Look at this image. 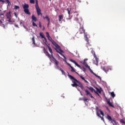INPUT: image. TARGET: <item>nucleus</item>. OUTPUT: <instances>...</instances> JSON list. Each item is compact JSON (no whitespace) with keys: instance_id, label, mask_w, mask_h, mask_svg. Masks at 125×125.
Returning <instances> with one entry per match:
<instances>
[{"instance_id":"nucleus-1","label":"nucleus","mask_w":125,"mask_h":125,"mask_svg":"<svg viewBox=\"0 0 125 125\" xmlns=\"http://www.w3.org/2000/svg\"><path fill=\"white\" fill-rule=\"evenodd\" d=\"M61 55H62V56L63 57V58L64 59H63V60L64 61V62H65V63L68 65L69 66V67L71 68V72H75V73H76L78 76L79 77H80V78H81V79H82V80H83V81H84L85 82H86L87 83H88V82H87V81H86L85 80V79H84V77H83V76L80 75V74H79V73L77 72L75 70V68H74V67H73V66H71V64L69 63H68V62H67V61H66V57H65V56L64 55H63V54L62 53H60Z\"/></svg>"},{"instance_id":"nucleus-2","label":"nucleus","mask_w":125,"mask_h":125,"mask_svg":"<svg viewBox=\"0 0 125 125\" xmlns=\"http://www.w3.org/2000/svg\"><path fill=\"white\" fill-rule=\"evenodd\" d=\"M51 42H52V44H53V45H54L55 47H56V48L57 49H56L57 52H58L60 54V53H62L64 52V51H63V50L61 49V47H60V46L58 45V44H57V43L55 41H54L53 40H51Z\"/></svg>"},{"instance_id":"nucleus-3","label":"nucleus","mask_w":125,"mask_h":125,"mask_svg":"<svg viewBox=\"0 0 125 125\" xmlns=\"http://www.w3.org/2000/svg\"><path fill=\"white\" fill-rule=\"evenodd\" d=\"M67 76H68V77H69V78L70 79V80H73V81H75V82H76V83H77L79 84L77 86H79V87H81V88H82V89H83V83H81V82L79 81L75 77H74L72 75H70V74H69V73H68Z\"/></svg>"},{"instance_id":"nucleus-4","label":"nucleus","mask_w":125,"mask_h":125,"mask_svg":"<svg viewBox=\"0 0 125 125\" xmlns=\"http://www.w3.org/2000/svg\"><path fill=\"white\" fill-rule=\"evenodd\" d=\"M23 8L24 9V12L26 14H28V15L31 14V13L29 11V5L28 4H24L23 5Z\"/></svg>"},{"instance_id":"nucleus-5","label":"nucleus","mask_w":125,"mask_h":125,"mask_svg":"<svg viewBox=\"0 0 125 125\" xmlns=\"http://www.w3.org/2000/svg\"><path fill=\"white\" fill-rule=\"evenodd\" d=\"M35 7L37 10V13L38 16H40V15L42 16V10H41V9L40 8V7H39V5L38 4V0H36V5H35Z\"/></svg>"},{"instance_id":"nucleus-6","label":"nucleus","mask_w":125,"mask_h":125,"mask_svg":"<svg viewBox=\"0 0 125 125\" xmlns=\"http://www.w3.org/2000/svg\"><path fill=\"white\" fill-rule=\"evenodd\" d=\"M32 26H33V27H38V25L35 23V22H37V21H38V19H37V17H36L34 15L32 16Z\"/></svg>"},{"instance_id":"nucleus-7","label":"nucleus","mask_w":125,"mask_h":125,"mask_svg":"<svg viewBox=\"0 0 125 125\" xmlns=\"http://www.w3.org/2000/svg\"><path fill=\"white\" fill-rule=\"evenodd\" d=\"M106 119L109 121L110 122H111V123L114 125H117V122H116V121L115 120L112 119V117L110 116L109 115H107L106 116Z\"/></svg>"},{"instance_id":"nucleus-8","label":"nucleus","mask_w":125,"mask_h":125,"mask_svg":"<svg viewBox=\"0 0 125 125\" xmlns=\"http://www.w3.org/2000/svg\"><path fill=\"white\" fill-rule=\"evenodd\" d=\"M102 70H103L105 73H107L109 72V71H111L112 70V68L110 66H106L105 67L104 66L101 67Z\"/></svg>"},{"instance_id":"nucleus-9","label":"nucleus","mask_w":125,"mask_h":125,"mask_svg":"<svg viewBox=\"0 0 125 125\" xmlns=\"http://www.w3.org/2000/svg\"><path fill=\"white\" fill-rule=\"evenodd\" d=\"M79 32L80 34H86V33L85 32V30L84 29V28H83V26H81L79 29Z\"/></svg>"},{"instance_id":"nucleus-10","label":"nucleus","mask_w":125,"mask_h":125,"mask_svg":"<svg viewBox=\"0 0 125 125\" xmlns=\"http://www.w3.org/2000/svg\"><path fill=\"white\" fill-rule=\"evenodd\" d=\"M6 17H7V19H9V20L8 21V22H11V14L10 11L6 13Z\"/></svg>"},{"instance_id":"nucleus-11","label":"nucleus","mask_w":125,"mask_h":125,"mask_svg":"<svg viewBox=\"0 0 125 125\" xmlns=\"http://www.w3.org/2000/svg\"><path fill=\"white\" fill-rule=\"evenodd\" d=\"M100 113H101V115H102V117H101L100 116V114H99V113H98V112H97V115L98 117H99L100 118H101V119H102V120H104V118H103V117H104V113H103V111H102V110H99Z\"/></svg>"},{"instance_id":"nucleus-12","label":"nucleus","mask_w":125,"mask_h":125,"mask_svg":"<svg viewBox=\"0 0 125 125\" xmlns=\"http://www.w3.org/2000/svg\"><path fill=\"white\" fill-rule=\"evenodd\" d=\"M93 56L96 60V62H94V64H95V65H96L97 66H98V62H99V59L97 58V56H96V55L95 54V53H94Z\"/></svg>"},{"instance_id":"nucleus-13","label":"nucleus","mask_w":125,"mask_h":125,"mask_svg":"<svg viewBox=\"0 0 125 125\" xmlns=\"http://www.w3.org/2000/svg\"><path fill=\"white\" fill-rule=\"evenodd\" d=\"M69 61H70V62H72V63H74V64H75V65H76V66L78 67V68H80V69L82 68V66H81V65H80V64H78V63L76 62H75V61H74L72 59H70Z\"/></svg>"},{"instance_id":"nucleus-14","label":"nucleus","mask_w":125,"mask_h":125,"mask_svg":"<svg viewBox=\"0 0 125 125\" xmlns=\"http://www.w3.org/2000/svg\"><path fill=\"white\" fill-rule=\"evenodd\" d=\"M87 88H88V89H89V90H90L92 92H95V93H96V94H97V95H98V96H99V94L98 93H97V92H96V90H95L94 89V88H93V87H87Z\"/></svg>"},{"instance_id":"nucleus-15","label":"nucleus","mask_w":125,"mask_h":125,"mask_svg":"<svg viewBox=\"0 0 125 125\" xmlns=\"http://www.w3.org/2000/svg\"><path fill=\"white\" fill-rule=\"evenodd\" d=\"M52 58H53V61L55 63L56 65H58V64H59V62H58L57 60L53 56V55H52Z\"/></svg>"},{"instance_id":"nucleus-16","label":"nucleus","mask_w":125,"mask_h":125,"mask_svg":"<svg viewBox=\"0 0 125 125\" xmlns=\"http://www.w3.org/2000/svg\"><path fill=\"white\" fill-rule=\"evenodd\" d=\"M52 58H53V61L55 63L56 65H58V64H59V62H58L57 60L53 56V55H52Z\"/></svg>"},{"instance_id":"nucleus-17","label":"nucleus","mask_w":125,"mask_h":125,"mask_svg":"<svg viewBox=\"0 0 125 125\" xmlns=\"http://www.w3.org/2000/svg\"><path fill=\"white\" fill-rule=\"evenodd\" d=\"M73 79L71 80L72 83H73V84H71L72 86H73V87L78 86V85H79V84H78V83H77V82H76L75 81H72Z\"/></svg>"},{"instance_id":"nucleus-18","label":"nucleus","mask_w":125,"mask_h":125,"mask_svg":"<svg viewBox=\"0 0 125 125\" xmlns=\"http://www.w3.org/2000/svg\"><path fill=\"white\" fill-rule=\"evenodd\" d=\"M87 59H84L83 62H81V63H83V65H84L85 67H86V68H87V67H88L89 65H88V64H87V63H86V62H85V61H87Z\"/></svg>"},{"instance_id":"nucleus-19","label":"nucleus","mask_w":125,"mask_h":125,"mask_svg":"<svg viewBox=\"0 0 125 125\" xmlns=\"http://www.w3.org/2000/svg\"><path fill=\"white\" fill-rule=\"evenodd\" d=\"M84 37L85 39V41L86 42H87V43L88 44H89V40H88V38L87 37V33H84Z\"/></svg>"},{"instance_id":"nucleus-20","label":"nucleus","mask_w":125,"mask_h":125,"mask_svg":"<svg viewBox=\"0 0 125 125\" xmlns=\"http://www.w3.org/2000/svg\"><path fill=\"white\" fill-rule=\"evenodd\" d=\"M46 45L47 47L48 48V50H49V52H50V53H51V57H52V55H53V54H52V53H53L52 49H51V48H50V47L47 44H46Z\"/></svg>"},{"instance_id":"nucleus-21","label":"nucleus","mask_w":125,"mask_h":125,"mask_svg":"<svg viewBox=\"0 0 125 125\" xmlns=\"http://www.w3.org/2000/svg\"><path fill=\"white\" fill-rule=\"evenodd\" d=\"M40 37H41L42 39H44V41H45L46 42V38L45 37H44V35H43V33L41 32L40 33Z\"/></svg>"},{"instance_id":"nucleus-22","label":"nucleus","mask_w":125,"mask_h":125,"mask_svg":"<svg viewBox=\"0 0 125 125\" xmlns=\"http://www.w3.org/2000/svg\"><path fill=\"white\" fill-rule=\"evenodd\" d=\"M107 104L110 106V107H112V108H115V106L113 104L110 102V101H107Z\"/></svg>"},{"instance_id":"nucleus-23","label":"nucleus","mask_w":125,"mask_h":125,"mask_svg":"<svg viewBox=\"0 0 125 125\" xmlns=\"http://www.w3.org/2000/svg\"><path fill=\"white\" fill-rule=\"evenodd\" d=\"M59 22H61V21L62 20V19H63V17L62 15H60L59 16Z\"/></svg>"},{"instance_id":"nucleus-24","label":"nucleus","mask_w":125,"mask_h":125,"mask_svg":"<svg viewBox=\"0 0 125 125\" xmlns=\"http://www.w3.org/2000/svg\"><path fill=\"white\" fill-rule=\"evenodd\" d=\"M84 91L86 93V95H89L91 94L90 93V92H89L87 89H85Z\"/></svg>"},{"instance_id":"nucleus-25","label":"nucleus","mask_w":125,"mask_h":125,"mask_svg":"<svg viewBox=\"0 0 125 125\" xmlns=\"http://www.w3.org/2000/svg\"><path fill=\"white\" fill-rule=\"evenodd\" d=\"M46 55L48 56V58H49L50 59H51V56H50V55L49 54L48 52H47V51H46Z\"/></svg>"},{"instance_id":"nucleus-26","label":"nucleus","mask_w":125,"mask_h":125,"mask_svg":"<svg viewBox=\"0 0 125 125\" xmlns=\"http://www.w3.org/2000/svg\"><path fill=\"white\" fill-rule=\"evenodd\" d=\"M59 70H60V71H61V72L62 73V75H66V73H65V71H64V70H63V69L60 68L59 69Z\"/></svg>"},{"instance_id":"nucleus-27","label":"nucleus","mask_w":125,"mask_h":125,"mask_svg":"<svg viewBox=\"0 0 125 125\" xmlns=\"http://www.w3.org/2000/svg\"><path fill=\"white\" fill-rule=\"evenodd\" d=\"M96 89L97 91H96V92H97V93H101V90L99 89V88L96 87Z\"/></svg>"},{"instance_id":"nucleus-28","label":"nucleus","mask_w":125,"mask_h":125,"mask_svg":"<svg viewBox=\"0 0 125 125\" xmlns=\"http://www.w3.org/2000/svg\"><path fill=\"white\" fill-rule=\"evenodd\" d=\"M110 95L111 96H112V97H113L114 98V97H115L116 96V95L115 94V93H114V92H112L110 93Z\"/></svg>"},{"instance_id":"nucleus-29","label":"nucleus","mask_w":125,"mask_h":125,"mask_svg":"<svg viewBox=\"0 0 125 125\" xmlns=\"http://www.w3.org/2000/svg\"><path fill=\"white\" fill-rule=\"evenodd\" d=\"M6 2H7V3H8V6H9V5H11V3L10 2V1L9 0H6Z\"/></svg>"},{"instance_id":"nucleus-30","label":"nucleus","mask_w":125,"mask_h":125,"mask_svg":"<svg viewBox=\"0 0 125 125\" xmlns=\"http://www.w3.org/2000/svg\"><path fill=\"white\" fill-rule=\"evenodd\" d=\"M46 35L47 39H49L50 37V36H49V33L48 32H46Z\"/></svg>"},{"instance_id":"nucleus-31","label":"nucleus","mask_w":125,"mask_h":125,"mask_svg":"<svg viewBox=\"0 0 125 125\" xmlns=\"http://www.w3.org/2000/svg\"><path fill=\"white\" fill-rule=\"evenodd\" d=\"M32 41L33 42V44H35V37H33L32 39Z\"/></svg>"},{"instance_id":"nucleus-32","label":"nucleus","mask_w":125,"mask_h":125,"mask_svg":"<svg viewBox=\"0 0 125 125\" xmlns=\"http://www.w3.org/2000/svg\"><path fill=\"white\" fill-rule=\"evenodd\" d=\"M94 76H95V77H97V78H98V79H99V80H100V81H101L102 79H101V77H100V76L96 75V74H95V75H94Z\"/></svg>"},{"instance_id":"nucleus-33","label":"nucleus","mask_w":125,"mask_h":125,"mask_svg":"<svg viewBox=\"0 0 125 125\" xmlns=\"http://www.w3.org/2000/svg\"><path fill=\"white\" fill-rule=\"evenodd\" d=\"M83 101H84V102H85V101H87V102H88V101H89V100L87 98H83Z\"/></svg>"},{"instance_id":"nucleus-34","label":"nucleus","mask_w":125,"mask_h":125,"mask_svg":"<svg viewBox=\"0 0 125 125\" xmlns=\"http://www.w3.org/2000/svg\"><path fill=\"white\" fill-rule=\"evenodd\" d=\"M120 122L122 123V124H124V125H125V120H124V119H121L120 120Z\"/></svg>"},{"instance_id":"nucleus-35","label":"nucleus","mask_w":125,"mask_h":125,"mask_svg":"<svg viewBox=\"0 0 125 125\" xmlns=\"http://www.w3.org/2000/svg\"><path fill=\"white\" fill-rule=\"evenodd\" d=\"M45 18H46V19H47L48 22L50 21V19H49V18L48 17V16H46V17H45Z\"/></svg>"},{"instance_id":"nucleus-36","label":"nucleus","mask_w":125,"mask_h":125,"mask_svg":"<svg viewBox=\"0 0 125 125\" xmlns=\"http://www.w3.org/2000/svg\"><path fill=\"white\" fill-rule=\"evenodd\" d=\"M20 8V7H19V6H17V5L15 6V9H19Z\"/></svg>"},{"instance_id":"nucleus-37","label":"nucleus","mask_w":125,"mask_h":125,"mask_svg":"<svg viewBox=\"0 0 125 125\" xmlns=\"http://www.w3.org/2000/svg\"><path fill=\"white\" fill-rule=\"evenodd\" d=\"M30 3H35V0H30Z\"/></svg>"},{"instance_id":"nucleus-38","label":"nucleus","mask_w":125,"mask_h":125,"mask_svg":"<svg viewBox=\"0 0 125 125\" xmlns=\"http://www.w3.org/2000/svg\"><path fill=\"white\" fill-rule=\"evenodd\" d=\"M67 11H68V14L69 15H70V12L71 11V9L67 8Z\"/></svg>"},{"instance_id":"nucleus-39","label":"nucleus","mask_w":125,"mask_h":125,"mask_svg":"<svg viewBox=\"0 0 125 125\" xmlns=\"http://www.w3.org/2000/svg\"><path fill=\"white\" fill-rule=\"evenodd\" d=\"M86 68H87V69H89L90 72L92 70H91V68H90V67L89 66H88V67H86Z\"/></svg>"},{"instance_id":"nucleus-40","label":"nucleus","mask_w":125,"mask_h":125,"mask_svg":"<svg viewBox=\"0 0 125 125\" xmlns=\"http://www.w3.org/2000/svg\"><path fill=\"white\" fill-rule=\"evenodd\" d=\"M48 40H49L50 41V42H51V40H53L52 38H51V37H49V38H48Z\"/></svg>"},{"instance_id":"nucleus-41","label":"nucleus","mask_w":125,"mask_h":125,"mask_svg":"<svg viewBox=\"0 0 125 125\" xmlns=\"http://www.w3.org/2000/svg\"><path fill=\"white\" fill-rule=\"evenodd\" d=\"M86 71V69H85V68L83 67V71L85 72V71Z\"/></svg>"},{"instance_id":"nucleus-42","label":"nucleus","mask_w":125,"mask_h":125,"mask_svg":"<svg viewBox=\"0 0 125 125\" xmlns=\"http://www.w3.org/2000/svg\"><path fill=\"white\" fill-rule=\"evenodd\" d=\"M39 27L40 28H42V23H41V22H39Z\"/></svg>"},{"instance_id":"nucleus-43","label":"nucleus","mask_w":125,"mask_h":125,"mask_svg":"<svg viewBox=\"0 0 125 125\" xmlns=\"http://www.w3.org/2000/svg\"><path fill=\"white\" fill-rule=\"evenodd\" d=\"M92 74H93V75H95V73H94V72L92 71V70H91L90 71Z\"/></svg>"},{"instance_id":"nucleus-44","label":"nucleus","mask_w":125,"mask_h":125,"mask_svg":"<svg viewBox=\"0 0 125 125\" xmlns=\"http://www.w3.org/2000/svg\"><path fill=\"white\" fill-rule=\"evenodd\" d=\"M89 96H90V97H91V98H94V97H93V96H92V95H91V94H90V95H89Z\"/></svg>"},{"instance_id":"nucleus-45","label":"nucleus","mask_w":125,"mask_h":125,"mask_svg":"<svg viewBox=\"0 0 125 125\" xmlns=\"http://www.w3.org/2000/svg\"><path fill=\"white\" fill-rule=\"evenodd\" d=\"M52 104H53V103H52V102H50L49 103V106H51L52 105Z\"/></svg>"},{"instance_id":"nucleus-46","label":"nucleus","mask_w":125,"mask_h":125,"mask_svg":"<svg viewBox=\"0 0 125 125\" xmlns=\"http://www.w3.org/2000/svg\"><path fill=\"white\" fill-rule=\"evenodd\" d=\"M0 16H1V17H2V18H3V14H1L0 15Z\"/></svg>"},{"instance_id":"nucleus-47","label":"nucleus","mask_w":125,"mask_h":125,"mask_svg":"<svg viewBox=\"0 0 125 125\" xmlns=\"http://www.w3.org/2000/svg\"><path fill=\"white\" fill-rule=\"evenodd\" d=\"M1 24H2V21H1L0 20V25H1Z\"/></svg>"},{"instance_id":"nucleus-48","label":"nucleus","mask_w":125,"mask_h":125,"mask_svg":"<svg viewBox=\"0 0 125 125\" xmlns=\"http://www.w3.org/2000/svg\"><path fill=\"white\" fill-rule=\"evenodd\" d=\"M50 23V21H48L47 27H48L49 26Z\"/></svg>"},{"instance_id":"nucleus-49","label":"nucleus","mask_w":125,"mask_h":125,"mask_svg":"<svg viewBox=\"0 0 125 125\" xmlns=\"http://www.w3.org/2000/svg\"><path fill=\"white\" fill-rule=\"evenodd\" d=\"M14 14H15L16 17H17V15H16V13H14Z\"/></svg>"},{"instance_id":"nucleus-50","label":"nucleus","mask_w":125,"mask_h":125,"mask_svg":"<svg viewBox=\"0 0 125 125\" xmlns=\"http://www.w3.org/2000/svg\"><path fill=\"white\" fill-rule=\"evenodd\" d=\"M1 2H5L4 0H2V1H1Z\"/></svg>"},{"instance_id":"nucleus-51","label":"nucleus","mask_w":125,"mask_h":125,"mask_svg":"<svg viewBox=\"0 0 125 125\" xmlns=\"http://www.w3.org/2000/svg\"><path fill=\"white\" fill-rule=\"evenodd\" d=\"M76 21H79V18H77V19H76Z\"/></svg>"},{"instance_id":"nucleus-52","label":"nucleus","mask_w":125,"mask_h":125,"mask_svg":"<svg viewBox=\"0 0 125 125\" xmlns=\"http://www.w3.org/2000/svg\"><path fill=\"white\" fill-rule=\"evenodd\" d=\"M43 19H46V18L43 17Z\"/></svg>"},{"instance_id":"nucleus-53","label":"nucleus","mask_w":125,"mask_h":125,"mask_svg":"<svg viewBox=\"0 0 125 125\" xmlns=\"http://www.w3.org/2000/svg\"><path fill=\"white\" fill-rule=\"evenodd\" d=\"M2 1V0H0V2Z\"/></svg>"},{"instance_id":"nucleus-54","label":"nucleus","mask_w":125,"mask_h":125,"mask_svg":"<svg viewBox=\"0 0 125 125\" xmlns=\"http://www.w3.org/2000/svg\"><path fill=\"white\" fill-rule=\"evenodd\" d=\"M76 15H77V16H78V15H79V14H77Z\"/></svg>"},{"instance_id":"nucleus-55","label":"nucleus","mask_w":125,"mask_h":125,"mask_svg":"<svg viewBox=\"0 0 125 125\" xmlns=\"http://www.w3.org/2000/svg\"><path fill=\"white\" fill-rule=\"evenodd\" d=\"M43 49H44V50H45V48L44 47Z\"/></svg>"},{"instance_id":"nucleus-56","label":"nucleus","mask_w":125,"mask_h":125,"mask_svg":"<svg viewBox=\"0 0 125 125\" xmlns=\"http://www.w3.org/2000/svg\"><path fill=\"white\" fill-rule=\"evenodd\" d=\"M50 1H51V0H49Z\"/></svg>"}]
</instances>
